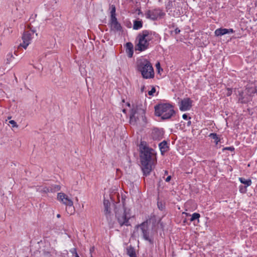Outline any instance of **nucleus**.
Wrapping results in <instances>:
<instances>
[{
    "instance_id": "f257e3e1",
    "label": "nucleus",
    "mask_w": 257,
    "mask_h": 257,
    "mask_svg": "<svg viewBox=\"0 0 257 257\" xmlns=\"http://www.w3.org/2000/svg\"><path fill=\"white\" fill-rule=\"evenodd\" d=\"M141 168L144 175L147 176L152 171L155 163V152L153 149L147 147L141 148Z\"/></svg>"
},
{
    "instance_id": "f03ea898",
    "label": "nucleus",
    "mask_w": 257,
    "mask_h": 257,
    "mask_svg": "<svg viewBox=\"0 0 257 257\" xmlns=\"http://www.w3.org/2000/svg\"><path fill=\"white\" fill-rule=\"evenodd\" d=\"M115 217L120 226L130 225L129 219L131 217L130 210L127 209L124 206H120V205L116 206L115 208Z\"/></svg>"
},
{
    "instance_id": "7ed1b4c3",
    "label": "nucleus",
    "mask_w": 257,
    "mask_h": 257,
    "mask_svg": "<svg viewBox=\"0 0 257 257\" xmlns=\"http://www.w3.org/2000/svg\"><path fill=\"white\" fill-rule=\"evenodd\" d=\"M138 70L141 73L143 78L149 79L154 76V71L151 63L147 59L141 60L138 62Z\"/></svg>"
},
{
    "instance_id": "20e7f679",
    "label": "nucleus",
    "mask_w": 257,
    "mask_h": 257,
    "mask_svg": "<svg viewBox=\"0 0 257 257\" xmlns=\"http://www.w3.org/2000/svg\"><path fill=\"white\" fill-rule=\"evenodd\" d=\"M155 113L161 116L163 119L170 118L175 113L172 105L169 104H163L155 107Z\"/></svg>"
},
{
    "instance_id": "39448f33",
    "label": "nucleus",
    "mask_w": 257,
    "mask_h": 257,
    "mask_svg": "<svg viewBox=\"0 0 257 257\" xmlns=\"http://www.w3.org/2000/svg\"><path fill=\"white\" fill-rule=\"evenodd\" d=\"M138 38L139 43L136 46V50L143 51L148 48L149 41L152 39V34L149 31L145 30L139 34Z\"/></svg>"
},
{
    "instance_id": "423d86ee",
    "label": "nucleus",
    "mask_w": 257,
    "mask_h": 257,
    "mask_svg": "<svg viewBox=\"0 0 257 257\" xmlns=\"http://www.w3.org/2000/svg\"><path fill=\"white\" fill-rule=\"evenodd\" d=\"M146 117L144 109L137 107L133 109L130 115V122L132 124L142 123L145 122Z\"/></svg>"
},
{
    "instance_id": "0eeeda50",
    "label": "nucleus",
    "mask_w": 257,
    "mask_h": 257,
    "mask_svg": "<svg viewBox=\"0 0 257 257\" xmlns=\"http://www.w3.org/2000/svg\"><path fill=\"white\" fill-rule=\"evenodd\" d=\"M57 199L67 206L66 209L68 213L72 214L74 212L75 209L73 206V202L65 194L58 193Z\"/></svg>"
},
{
    "instance_id": "6e6552de",
    "label": "nucleus",
    "mask_w": 257,
    "mask_h": 257,
    "mask_svg": "<svg viewBox=\"0 0 257 257\" xmlns=\"http://www.w3.org/2000/svg\"><path fill=\"white\" fill-rule=\"evenodd\" d=\"M136 229L137 230L140 229L141 231V233L142 235H143V238L145 240L149 241L151 243H153L152 239L149 236V225L147 221H144L140 225L137 226Z\"/></svg>"
},
{
    "instance_id": "1a4fd4ad",
    "label": "nucleus",
    "mask_w": 257,
    "mask_h": 257,
    "mask_svg": "<svg viewBox=\"0 0 257 257\" xmlns=\"http://www.w3.org/2000/svg\"><path fill=\"white\" fill-rule=\"evenodd\" d=\"M34 32L35 31H33L32 32L29 31H24L22 37L23 43L20 44L19 48L22 47L24 49H26L32 40V33H34Z\"/></svg>"
},
{
    "instance_id": "9d476101",
    "label": "nucleus",
    "mask_w": 257,
    "mask_h": 257,
    "mask_svg": "<svg viewBox=\"0 0 257 257\" xmlns=\"http://www.w3.org/2000/svg\"><path fill=\"white\" fill-rule=\"evenodd\" d=\"M165 14L162 12L160 10L154 9L149 10L146 13V18L152 20H156L159 16H163Z\"/></svg>"
},
{
    "instance_id": "9b49d317",
    "label": "nucleus",
    "mask_w": 257,
    "mask_h": 257,
    "mask_svg": "<svg viewBox=\"0 0 257 257\" xmlns=\"http://www.w3.org/2000/svg\"><path fill=\"white\" fill-rule=\"evenodd\" d=\"M192 101L189 98H185L181 100L180 104V109L182 111H186L190 109L192 106Z\"/></svg>"
},
{
    "instance_id": "f8f14e48",
    "label": "nucleus",
    "mask_w": 257,
    "mask_h": 257,
    "mask_svg": "<svg viewBox=\"0 0 257 257\" xmlns=\"http://www.w3.org/2000/svg\"><path fill=\"white\" fill-rule=\"evenodd\" d=\"M103 205L104 206V213L105 215L109 222L111 221V214L110 210V203L108 200H104Z\"/></svg>"
},
{
    "instance_id": "ddd939ff",
    "label": "nucleus",
    "mask_w": 257,
    "mask_h": 257,
    "mask_svg": "<svg viewBox=\"0 0 257 257\" xmlns=\"http://www.w3.org/2000/svg\"><path fill=\"white\" fill-rule=\"evenodd\" d=\"M233 32V30L231 29H218L216 30L215 31V34L217 36H222L225 35L226 34H228L229 33H232Z\"/></svg>"
},
{
    "instance_id": "4468645a",
    "label": "nucleus",
    "mask_w": 257,
    "mask_h": 257,
    "mask_svg": "<svg viewBox=\"0 0 257 257\" xmlns=\"http://www.w3.org/2000/svg\"><path fill=\"white\" fill-rule=\"evenodd\" d=\"M126 49L128 51V55L130 58H131L133 55V45L131 42L126 44Z\"/></svg>"
},
{
    "instance_id": "2eb2a0df",
    "label": "nucleus",
    "mask_w": 257,
    "mask_h": 257,
    "mask_svg": "<svg viewBox=\"0 0 257 257\" xmlns=\"http://www.w3.org/2000/svg\"><path fill=\"white\" fill-rule=\"evenodd\" d=\"M127 254L130 257H137L135 249L132 246L127 248Z\"/></svg>"
},
{
    "instance_id": "dca6fc26",
    "label": "nucleus",
    "mask_w": 257,
    "mask_h": 257,
    "mask_svg": "<svg viewBox=\"0 0 257 257\" xmlns=\"http://www.w3.org/2000/svg\"><path fill=\"white\" fill-rule=\"evenodd\" d=\"M111 29L113 31H120L121 29L120 25L117 22L111 23Z\"/></svg>"
},
{
    "instance_id": "f3484780",
    "label": "nucleus",
    "mask_w": 257,
    "mask_h": 257,
    "mask_svg": "<svg viewBox=\"0 0 257 257\" xmlns=\"http://www.w3.org/2000/svg\"><path fill=\"white\" fill-rule=\"evenodd\" d=\"M239 180L241 183L245 185V188L250 186L251 184V181L250 179L246 180L245 179H244L243 178H239Z\"/></svg>"
},
{
    "instance_id": "a211bd4d",
    "label": "nucleus",
    "mask_w": 257,
    "mask_h": 257,
    "mask_svg": "<svg viewBox=\"0 0 257 257\" xmlns=\"http://www.w3.org/2000/svg\"><path fill=\"white\" fill-rule=\"evenodd\" d=\"M159 147L162 153L167 151L168 148L167 143L165 141L159 144Z\"/></svg>"
},
{
    "instance_id": "6ab92c4d",
    "label": "nucleus",
    "mask_w": 257,
    "mask_h": 257,
    "mask_svg": "<svg viewBox=\"0 0 257 257\" xmlns=\"http://www.w3.org/2000/svg\"><path fill=\"white\" fill-rule=\"evenodd\" d=\"M142 22L141 21H135L133 28L135 30H138L142 27Z\"/></svg>"
},
{
    "instance_id": "aec40b11",
    "label": "nucleus",
    "mask_w": 257,
    "mask_h": 257,
    "mask_svg": "<svg viewBox=\"0 0 257 257\" xmlns=\"http://www.w3.org/2000/svg\"><path fill=\"white\" fill-rule=\"evenodd\" d=\"M209 137L214 140L216 145L220 141V139L218 138L216 134L211 133L209 135Z\"/></svg>"
},
{
    "instance_id": "412c9836",
    "label": "nucleus",
    "mask_w": 257,
    "mask_h": 257,
    "mask_svg": "<svg viewBox=\"0 0 257 257\" xmlns=\"http://www.w3.org/2000/svg\"><path fill=\"white\" fill-rule=\"evenodd\" d=\"M60 186L58 185H53L50 187V191L51 192L58 191L60 190Z\"/></svg>"
},
{
    "instance_id": "4be33fe9",
    "label": "nucleus",
    "mask_w": 257,
    "mask_h": 257,
    "mask_svg": "<svg viewBox=\"0 0 257 257\" xmlns=\"http://www.w3.org/2000/svg\"><path fill=\"white\" fill-rule=\"evenodd\" d=\"M200 217V214L197 213H194L192 214V217L190 219L191 221H193L196 219H198Z\"/></svg>"
},
{
    "instance_id": "5701e85b",
    "label": "nucleus",
    "mask_w": 257,
    "mask_h": 257,
    "mask_svg": "<svg viewBox=\"0 0 257 257\" xmlns=\"http://www.w3.org/2000/svg\"><path fill=\"white\" fill-rule=\"evenodd\" d=\"M247 92L249 93L250 95L255 93L256 92V89L253 87L247 88Z\"/></svg>"
},
{
    "instance_id": "b1692460",
    "label": "nucleus",
    "mask_w": 257,
    "mask_h": 257,
    "mask_svg": "<svg viewBox=\"0 0 257 257\" xmlns=\"http://www.w3.org/2000/svg\"><path fill=\"white\" fill-rule=\"evenodd\" d=\"M158 206L161 210H163L165 208V205L162 202H158Z\"/></svg>"
},
{
    "instance_id": "393cba45",
    "label": "nucleus",
    "mask_w": 257,
    "mask_h": 257,
    "mask_svg": "<svg viewBox=\"0 0 257 257\" xmlns=\"http://www.w3.org/2000/svg\"><path fill=\"white\" fill-rule=\"evenodd\" d=\"M116 22L117 21L115 15H111V23Z\"/></svg>"
},
{
    "instance_id": "a878e982",
    "label": "nucleus",
    "mask_w": 257,
    "mask_h": 257,
    "mask_svg": "<svg viewBox=\"0 0 257 257\" xmlns=\"http://www.w3.org/2000/svg\"><path fill=\"white\" fill-rule=\"evenodd\" d=\"M9 123L12 125L13 127H18V125H17L16 122L14 120H12L9 121Z\"/></svg>"
},
{
    "instance_id": "bb28decb",
    "label": "nucleus",
    "mask_w": 257,
    "mask_h": 257,
    "mask_svg": "<svg viewBox=\"0 0 257 257\" xmlns=\"http://www.w3.org/2000/svg\"><path fill=\"white\" fill-rule=\"evenodd\" d=\"M156 89L154 87H153L152 89L149 91L148 94L150 95H153V94L155 92Z\"/></svg>"
},
{
    "instance_id": "cd10ccee",
    "label": "nucleus",
    "mask_w": 257,
    "mask_h": 257,
    "mask_svg": "<svg viewBox=\"0 0 257 257\" xmlns=\"http://www.w3.org/2000/svg\"><path fill=\"white\" fill-rule=\"evenodd\" d=\"M42 191L45 193L51 192L50 187H44Z\"/></svg>"
},
{
    "instance_id": "c85d7f7f",
    "label": "nucleus",
    "mask_w": 257,
    "mask_h": 257,
    "mask_svg": "<svg viewBox=\"0 0 257 257\" xmlns=\"http://www.w3.org/2000/svg\"><path fill=\"white\" fill-rule=\"evenodd\" d=\"M111 15H115V8L114 6H112V9L111 10Z\"/></svg>"
},
{
    "instance_id": "c756f323",
    "label": "nucleus",
    "mask_w": 257,
    "mask_h": 257,
    "mask_svg": "<svg viewBox=\"0 0 257 257\" xmlns=\"http://www.w3.org/2000/svg\"><path fill=\"white\" fill-rule=\"evenodd\" d=\"M223 150H230V151H233L234 150V148H232V147H226V148H225L223 149Z\"/></svg>"
},
{
    "instance_id": "7c9ffc66",
    "label": "nucleus",
    "mask_w": 257,
    "mask_h": 257,
    "mask_svg": "<svg viewBox=\"0 0 257 257\" xmlns=\"http://www.w3.org/2000/svg\"><path fill=\"white\" fill-rule=\"evenodd\" d=\"M174 32H175V34H178L180 32V30H179V28H176V29H175Z\"/></svg>"
},
{
    "instance_id": "2f4dec72",
    "label": "nucleus",
    "mask_w": 257,
    "mask_h": 257,
    "mask_svg": "<svg viewBox=\"0 0 257 257\" xmlns=\"http://www.w3.org/2000/svg\"><path fill=\"white\" fill-rule=\"evenodd\" d=\"M240 191L241 192H245V188H243V186H241L240 187Z\"/></svg>"
},
{
    "instance_id": "473e14b6",
    "label": "nucleus",
    "mask_w": 257,
    "mask_h": 257,
    "mask_svg": "<svg viewBox=\"0 0 257 257\" xmlns=\"http://www.w3.org/2000/svg\"><path fill=\"white\" fill-rule=\"evenodd\" d=\"M171 179V176H169L167 177V178L165 179V181L166 182H169L170 181Z\"/></svg>"
},
{
    "instance_id": "72a5a7b5",
    "label": "nucleus",
    "mask_w": 257,
    "mask_h": 257,
    "mask_svg": "<svg viewBox=\"0 0 257 257\" xmlns=\"http://www.w3.org/2000/svg\"><path fill=\"white\" fill-rule=\"evenodd\" d=\"M71 252L73 253V254L75 255V252H76V248H73L72 250H71Z\"/></svg>"
},
{
    "instance_id": "f704fd0d",
    "label": "nucleus",
    "mask_w": 257,
    "mask_h": 257,
    "mask_svg": "<svg viewBox=\"0 0 257 257\" xmlns=\"http://www.w3.org/2000/svg\"><path fill=\"white\" fill-rule=\"evenodd\" d=\"M231 93H232V91H231V90H230V89H228V92H227V96H229V95H231Z\"/></svg>"
},
{
    "instance_id": "c9c22d12",
    "label": "nucleus",
    "mask_w": 257,
    "mask_h": 257,
    "mask_svg": "<svg viewBox=\"0 0 257 257\" xmlns=\"http://www.w3.org/2000/svg\"><path fill=\"white\" fill-rule=\"evenodd\" d=\"M156 67H157V68L158 69H160V63H159V62H158V63H157L156 64Z\"/></svg>"
},
{
    "instance_id": "e433bc0d",
    "label": "nucleus",
    "mask_w": 257,
    "mask_h": 257,
    "mask_svg": "<svg viewBox=\"0 0 257 257\" xmlns=\"http://www.w3.org/2000/svg\"><path fill=\"white\" fill-rule=\"evenodd\" d=\"M182 117H183V118L184 119H187V118H188V116H187V115L186 114H184L183 115V116H182Z\"/></svg>"
},
{
    "instance_id": "4c0bfd02",
    "label": "nucleus",
    "mask_w": 257,
    "mask_h": 257,
    "mask_svg": "<svg viewBox=\"0 0 257 257\" xmlns=\"http://www.w3.org/2000/svg\"><path fill=\"white\" fill-rule=\"evenodd\" d=\"M145 88V86H143L141 88V91L142 92H143L144 91V89Z\"/></svg>"
},
{
    "instance_id": "58836bf2",
    "label": "nucleus",
    "mask_w": 257,
    "mask_h": 257,
    "mask_svg": "<svg viewBox=\"0 0 257 257\" xmlns=\"http://www.w3.org/2000/svg\"><path fill=\"white\" fill-rule=\"evenodd\" d=\"M75 257H79V256L78 255V253L77 252H75V255H74Z\"/></svg>"
},
{
    "instance_id": "ea45409f",
    "label": "nucleus",
    "mask_w": 257,
    "mask_h": 257,
    "mask_svg": "<svg viewBox=\"0 0 257 257\" xmlns=\"http://www.w3.org/2000/svg\"><path fill=\"white\" fill-rule=\"evenodd\" d=\"M190 124H191V121H190V120H189V121H188V122H187V125H189Z\"/></svg>"
},
{
    "instance_id": "a19ab883",
    "label": "nucleus",
    "mask_w": 257,
    "mask_h": 257,
    "mask_svg": "<svg viewBox=\"0 0 257 257\" xmlns=\"http://www.w3.org/2000/svg\"><path fill=\"white\" fill-rule=\"evenodd\" d=\"M93 250H94V247H93L90 248V251L91 252Z\"/></svg>"
},
{
    "instance_id": "79ce46f5",
    "label": "nucleus",
    "mask_w": 257,
    "mask_h": 257,
    "mask_svg": "<svg viewBox=\"0 0 257 257\" xmlns=\"http://www.w3.org/2000/svg\"><path fill=\"white\" fill-rule=\"evenodd\" d=\"M46 255L47 257H50V255H49V253H46Z\"/></svg>"
},
{
    "instance_id": "37998d69",
    "label": "nucleus",
    "mask_w": 257,
    "mask_h": 257,
    "mask_svg": "<svg viewBox=\"0 0 257 257\" xmlns=\"http://www.w3.org/2000/svg\"><path fill=\"white\" fill-rule=\"evenodd\" d=\"M165 175H167L168 174V171H165Z\"/></svg>"
},
{
    "instance_id": "c03bdc74",
    "label": "nucleus",
    "mask_w": 257,
    "mask_h": 257,
    "mask_svg": "<svg viewBox=\"0 0 257 257\" xmlns=\"http://www.w3.org/2000/svg\"><path fill=\"white\" fill-rule=\"evenodd\" d=\"M57 217L58 218L60 217V214H57Z\"/></svg>"
},
{
    "instance_id": "a18cd8bd",
    "label": "nucleus",
    "mask_w": 257,
    "mask_h": 257,
    "mask_svg": "<svg viewBox=\"0 0 257 257\" xmlns=\"http://www.w3.org/2000/svg\"><path fill=\"white\" fill-rule=\"evenodd\" d=\"M9 55L11 56V57H13V54L12 53L9 54Z\"/></svg>"
},
{
    "instance_id": "49530a36",
    "label": "nucleus",
    "mask_w": 257,
    "mask_h": 257,
    "mask_svg": "<svg viewBox=\"0 0 257 257\" xmlns=\"http://www.w3.org/2000/svg\"><path fill=\"white\" fill-rule=\"evenodd\" d=\"M157 132H158V131H156V130H154L153 133H157Z\"/></svg>"
}]
</instances>
